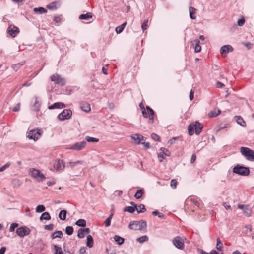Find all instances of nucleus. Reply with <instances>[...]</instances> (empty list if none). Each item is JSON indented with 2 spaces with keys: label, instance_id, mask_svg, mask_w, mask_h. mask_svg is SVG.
Wrapping results in <instances>:
<instances>
[{
  "label": "nucleus",
  "instance_id": "obj_1",
  "mask_svg": "<svg viewBox=\"0 0 254 254\" xmlns=\"http://www.w3.org/2000/svg\"><path fill=\"white\" fill-rule=\"evenodd\" d=\"M147 227V223L144 220L132 221L129 225V228L134 230H142Z\"/></svg>",
  "mask_w": 254,
  "mask_h": 254
},
{
  "label": "nucleus",
  "instance_id": "obj_2",
  "mask_svg": "<svg viewBox=\"0 0 254 254\" xmlns=\"http://www.w3.org/2000/svg\"><path fill=\"white\" fill-rule=\"evenodd\" d=\"M241 153L249 161H254V151L247 147H242Z\"/></svg>",
  "mask_w": 254,
  "mask_h": 254
},
{
  "label": "nucleus",
  "instance_id": "obj_3",
  "mask_svg": "<svg viewBox=\"0 0 254 254\" xmlns=\"http://www.w3.org/2000/svg\"><path fill=\"white\" fill-rule=\"evenodd\" d=\"M233 172L237 174L246 176L249 174L250 170L248 167L237 165L234 167Z\"/></svg>",
  "mask_w": 254,
  "mask_h": 254
},
{
  "label": "nucleus",
  "instance_id": "obj_4",
  "mask_svg": "<svg viewBox=\"0 0 254 254\" xmlns=\"http://www.w3.org/2000/svg\"><path fill=\"white\" fill-rule=\"evenodd\" d=\"M31 176L38 182H41L46 179L44 174L39 170L33 168L31 171Z\"/></svg>",
  "mask_w": 254,
  "mask_h": 254
},
{
  "label": "nucleus",
  "instance_id": "obj_5",
  "mask_svg": "<svg viewBox=\"0 0 254 254\" xmlns=\"http://www.w3.org/2000/svg\"><path fill=\"white\" fill-rule=\"evenodd\" d=\"M41 135V131L39 129H32L28 131L27 137L30 140L36 141Z\"/></svg>",
  "mask_w": 254,
  "mask_h": 254
},
{
  "label": "nucleus",
  "instance_id": "obj_6",
  "mask_svg": "<svg viewBox=\"0 0 254 254\" xmlns=\"http://www.w3.org/2000/svg\"><path fill=\"white\" fill-rule=\"evenodd\" d=\"M72 116V111L70 109H64L63 112L60 113L58 116L59 120L64 121L68 120Z\"/></svg>",
  "mask_w": 254,
  "mask_h": 254
},
{
  "label": "nucleus",
  "instance_id": "obj_7",
  "mask_svg": "<svg viewBox=\"0 0 254 254\" xmlns=\"http://www.w3.org/2000/svg\"><path fill=\"white\" fill-rule=\"evenodd\" d=\"M51 80L54 82L55 84H59L61 86L65 85L66 82L64 78L62 77L60 75L54 74L51 76Z\"/></svg>",
  "mask_w": 254,
  "mask_h": 254
},
{
  "label": "nucleus",
  "instance_id": "obj_8",
  "mask_svg": "<svg viewBox=\"0 0 254 254\" xmlns=\"http://www.w3.org/2000/svg\"><path fill=\"white\" fill-rule=\"evenodd\" d=\"M147 112L145 109L142 110V115L144 118H149L150 120L153 122L154 120V111L149 106H147L146 107Z\"/></svg>",
  "mask_w": 254,
  "mask_h": 254
},
{
  "label": "nucleus",
  "instance_id": "obj_9",
  "mask_svg": "<svg viewBox=\"0 0 254 254\" xmlns=\"http://www.w3.org/2000/svg\"><path fill=\"white\" fill-rule=\"evenodd\" d=\"M31 230L26 226L20 227L17 229L16 233L20 237H24L30 233Z\"/></svg>",
  "mask_w": 254,
  "mask_h": 254
},
{
  "label": "nucleus",
  "instance_id": "obj_10",
  "mask_svg": "<svg viewBox=\"0 0 254 254\" xmlns=\"http://www.w3.org/2000/svg\"><path fill=\"white\" fill-rule=\"evenodd\" d=\"M174 246L178 249L183 250L184 248V243L183 240L179 236L175 237L173 241Z\"/></svg>",
  "mask_w": 254,
  "mask_h": 254
},
{
  "label": "nucleus",
  "instance_id": "obj_11",
  "mask_svg": "<svg viewBox=\"0 0 254 254\" xmlns=\"http://www.w3.org/2000/svg\"><path fill=\"white\" fill-rule=\"evenodd\" d=\"M86 141H83L81 142H76L74 144L71 145L69 147V149L80 151L83 149L86 145Z\"/></svg>",
  "mask_w": 254,
  "mask_h": 254
},
{
  "label": "nucleus",
  "instance_id": "obj_12",
  "mask_svg": "<svg viewBox=\"0 0 254 254\" xmlns=\"http://www.w3.org/2000/svg\"><path fill=\"white\" fill-rule=\"evenodd\" d=\"M160 150L161 152L158 154V157L159 161L162 162L165 159L164 156H170V153L167 149L164 147H161Z\"/></svg>",
  "mask_w": 254,
  "mask_h": 254
},
{
  "label": "nucleus",
  "instance_id": "obj_13",
  "mask_svg": "<svg viewBox=\"0 0 254 254\" xmlns=\"http://www.w3.org/2000/svg\"><path fill=\"white\" fill-rule=\"evenodd\" d=\"M7 33L12 37H15L17 34L19 32L18 28L14 25H10L7 29Z\"/></svg>",
  "mask_w": 254,
  "mask_h": 254
},
{
  "label": "nucleus",
  "instance_id": "obj_14",
  "mask_svg": "<svg viewBox=\"0 0 254 254\" xmlns=\"http://www.w3.org/2000/svg\"><path fill=\"white\" fill-rule=\"evenodd\" d=\"M132 139L136 142L137 144H141V141L145 140L146 138H144L142 135L135 134L131 136Z\"/></svg>",
  "mask_w": 254,
  "mask_h": 254
},
{
  "label": "nucleus",
  "instance_id": "obj_15",
  "mask_svg": "<svg viewBox=\"0 0 254 254\" xmlns=\"http://www.w3.org/2000/svg\"><path fill=\"white\" fill-rule=\"evenodd\" d=\"M233 51V47L230 45H225L221 47L220 52L221 54H227L229 52Z\"/></svg>",
  "mask_w": 254,
  "mask_h": 254
},
{
  "label": "nucleus",
  "instance_id": "obj_16",
  "mask_svg": "<svg viewBox=\"0 0 254 254\" xmlns=\"http://www.w3.org/2000/svg\"><path fill=\"white\" fill-rule=\"evenodd\" d=\"M194 125L195 134L199 135L203 128V125L199 122L196 121Z\"/></svg>",
  "mask_w": 254,
  "mask_h": 254
},
{
  "label": "nucleus",
  "instance_id": "obj_17",
  "mask_svg": "<svg viewBox=\"0 0 254 254\" xmlns=\"http://www.w3.org/2000/svg\"><path fill=\"white\" fill-rule=\"evenodd\" d=\"M80 107L81 110L85 112H89L91 110L90 104L86 102H81L80 103Z\"/></svg>",
  "mask_w": 254,
  "mask_h": 254
},
{
  "label": "nucleus",
  "instance_id": "obj_18",
  "mask_svg": "<svg viewBox=\"0 0 254 254\" xmlns=\"http://www.w3.org/2000/svg\"><path fill=\"white\" fill-rule=\"evenodd\" d=\"M65 107V105L63 102H56L48 107L49 109H61Z\"/></svg>",
  "mask_w": 254,
  "mask_h": 254
},
{
  "label": "nucleus",
  "instance_id": "obj_19",
  "mask_svg": "<svg viewBox=\"0 0 254 254\" xmlns=\"http://www.w3.org/2000/svg\"><path fill=\"white\" fill-rule=\"evenodd\" d=\"M65 166L64 161L60 159L58 160L57 162L54 165L55 168L57 170H63Z\"/></svg>",
  "mask_w": 254,
  "mask_h": 254
},
{
  "label": "nucleus",
  "instance_id": "obj_20",
  "mask_svg": "<svg viewBox=\"0 0 254 254\" xmlns=\"http://www.w3.org/2000/svg\"><path fill=\"white\" fill-rule=\"evenodd\" d=\"M235 119L237 124L243 127H246V123L241 116H235Z\"/></svg>",
  "mask_w": 254,
  "mask_h": 254
},
{
  "label": "nucleus",
  "instance_id": "obj_21",
  "mask_svg": "<svg viewBox=\"0 0 254 254\" xmlns=\"http://www.w3.org/2000/svg\"><path fill=\"white\" fill-rule=\"evenodd\" d=\"M199 40L198 39H195V40H194L193 43L192 44L193 45H195L194 51L196 53L200 52L201 50V48L199 45Z\"/></svg>",
  "mask_w": 254,
  "mask_h": 254
},
{
  "label": "nucleus",
  "instance_id": "obj_22",
  "mask_svg": "<svg viewBox=\"0 0 254 254\" xmlns=\"http://www.w3.org/2000/svg\"><path fill=\"white\" fill-rule=\"evenodd\" d=\"M83 161L82 160H78V161H75V162H68L66 163V167H70V168H73L75 167V166L78 164H83Z\"/></svg>",
  "mask_w": 254,
  "mask_h": 254
},
{
  "label": "nucleus",
  "instance_id": "obj_23",
  "mask_svg": "<svg viewBox=\"0 0 254 254\" xmlns=\"http://www.w3.org/2000/svg\"><path fill=\"white\" fill-rule=\"evenodd\" d=\"M92 17V14L90 12H87L86 14L80 15L79 18L81 20H88Z\"/></svg>",
  "mask_w": 254,
  "mask_h": 254
},
{
  "label": "nucleus",
  "instance_id": "obj_24",
  "mask_svg": "<svg viewBox=\"0 0 254 254\" xmlns=\"http://www.w3.org/2000/svg\"><path fill=\"white\" fill-rule=\"evenodd\" d=\"M114 239L115 241L116 242V243L119 245H122L125 241L124 238L121 237L119 235H115V236L114 237Z\"/></svg>",
  "mask_w": 254,
  "mask_h": 254
},
{
  "label": "nucleus",
  "instance_id": "obj_25",
  "mask_svg": "<svg viewBox=\"0 0 254 254\" xmlns=\"http://www.w3.org/2000/svg\"><path fill=\"white\" fill-rule=\"evenodd\" d=\"M63 235V233L61 231H56L51 235V237L52 239H54L57 238H61Z\"/></svg>",
  "mask_w": 254,
  "mask_h": 254
},
{
  "label": "nucleus",
  "instance_id": "obj_26",
  "mask_svg": "<svg viewBox=\"0 0 254 254\" xmlns=\"http://www.w3.org/2000/svg\"><path fill=\"white\" fill-rule=\"evenodd\" d=\"M51 218L50 214L48 212H43L40 217V220L42 221L43 220H49Z\"/></svg>",
  "mask_w": 254,
  "mask_h": 254
},
{
  "label": "nucleus",
  "instance_id": "obj_27",
  "mask_svg": "<svg viewBox=\"0 0 254 254\" xmlns=\"http://www.w3.org/2000/svg\"><path fill=\"white\" fill-rule=\"evenodd\" d=\"M87 246L92 248L93 246V239L91 235H89L87 237Z\"/></svg>",
  "mask_w": 254,
  "mask_h": 254
},
{
  "label": "nucleus",
  "instance_id": "obj_28",
  "mask_svg": "<svg viewBox=\"0 0 254 254\" xmlns=\"http://www.w3.org/2000/svg\"><path fill=\"white\" fill-rule=\"evenodd\" d=\"M33 11L35 13L38 14H43L47 12V10L44 7H40L38 8H34Z\"/></svg>",
  "mask_w": 254,
  "mask_h": 254
},
{
  "label": "nucleus",
  "instance_id": "obj_29",
  "mask_svg": "<svg viewBox=\"0 0 254 254\" xmlns=\"http://www.w3.org/2000/svg\"><path fill=\"white\" fill-rule=\"evenodd\" d=\"M143 193H144V189H140L137 190L136 193L134 194V197L137 199H139L142 197V195L143 194Z\"/></svg>",
  "mask_w": 254,
  "mask_h": 254
},
{
  "label": "nucleus",
  "instance_id": "obj_30",
  "mask_svg": "<svg viewBox=\"0 0 254 254\" xmlns=\"http://www.w3.org/2000/svg\"><path fill=\"white\" fill-rule=\"evenodd\" d=\"M67 211L65 210H61L59 214V217L61 220H64L66 218Z\"/></svg>",
  "mask_w": 254,
  "mask_h": 254
},
{
  "label": "nucleus",
  "instance_id": "obj_31",
  "mask_svg": "<svg viewBox=\"0 0 254 254\" xmlns=\"http://www.w3.org/2000/svg\"><path fill=\"white\" fill-rule=\"evenodd\" d=\"M221 113V110H219V109H215L213 111H212L211 112H210L208 115H209V117H216L218 115H219V114H220Z\"/></svg>",
  "mask_w": 254,
  "mask_h": 254
},
{
  "label": "nucleus",
  "instance_id": "obj_32",
  "mask_svg": "<svg viewBox=\"0 0 254 254\" xmlns=\"http://www.w3.org/2000/svg\"><path fill=\"white\" fill-rule=\"evenodd\" d=\"M75 224L79 227H85L86 225V222L84 219H79L76 222Z\"/></svg>",
  "mask_w": 254,
  "mask_h": 254
},
{
  "label": "nucleus",
  "instance_id": "obj_33",
  "mask_svg": "<svg viewBox=\"0 0 254 254\" xmlns=\"http://www.w3.org/2000/svg\"><path fill=\"white\" fill-rule=\"evenodd\" d=\"M189 13L190 18L192 19H195L196 18V16L194 15L195 13V9L193 7H190L189 8Z\"/></svg>",
  "mask_w": 254,
  "mask_h": 254
},
{
  "label": "nucleus",
  "instance_id": "obj_34",
  "mask_svg": "<svg viewBox=\"0 0 254 254\" xmlns=\"http://www.w3.org/2000/svg\"><path fill=\"white\" fill-rule=\"evenodd\" d=\"M137 208L135 207L132 206H127L124 208V212H128L130 213H133L134 212L135 210H136Z\"/></svg>",
  "mask_w": 254,
  "mask_h": 254
},
{
  "label": "nucleus",
  "instance_id": "obj_35",
  "mask_svg": "<svg viewBox=\"0 0 254 254\" xmlns=\"http://www.w3.org/2000/svg\"><path fill=\"white\" fill-rule=\"evenodd\" d=\"M25 64V62H22L20 63H18L16 64H13L11 66L12 69H13L15 71H17L21 66H22Z\"/></svg>",
  "mask_w": 254,
  "mask_h": 254
},
{
  "label": "nucleus",
  "instance_id": "obj_36",
  "mask_svg": "<svg viewBox=\"0 0 254 254\" xmlns=\"http://www.w3.org/2000/svg\"><path fill=\"white\" fill-rule=\"evenodd\" d=\"M113 213H111L110 216L105 221V226L107 227L110 226L111 223V219L113 217Z\"/></svg>",
  "mask_w": 254,
  "mask_h": 254
},
{
  "label": "nucleus",
  "instance_id": "obj_37",
  "mask_svg": "<svg viewBox=\"0 0 254 254\" xmlns=\"http://www.w3.org/2000/svg\"><path fill=\"white\" fill-rule=\"evenodd\" d=\"M35 103L33 105V110H35V111H38L39 110V108H40V103L39 102V101L38 100V98L37 97H36L35 98Z\"/></svg>",
  "mask_w": 254,
  "mask_h": 254
},
{
  "label": "nucleus",
  "instance_id": "obj_38",
  "mask_svg": "<svg viewBox=\"0 0 254 254\" xmlns=\"http://www.w3.org/2000/svg\"><path fill=\"white\" fill-rule=\"evenodd\" d=\"M137 241L139 243H142L148 240V237L146 235L141 236L137 239Z\"/></svg>",
  "mask_w": 254,
  "mask_h": 254
},
{
  "label": "nucleus",
  "instance_id": "obj_39",
  "mask_svg": "<svg viewBox=\"0 0 254 254\" xmlns=\"http://www.w3.org/2000/svg\"><path fill=\"white\" fill-rule=\"evenodd\" d=\"M47 8L50 10H56L57 8V2H53L47 5Z\"/></svg>",
  "mask_w": 254,
  "mask_h": 254
},
{
  "label": "nucleus",
  "instance_id": "obj_40",
  "mask_svg": "<svg viewBox=\"0 0 254 254\" xmlns=\"http://www.w3.org/2000/svg\"><path fill=\"white\" fill-rule=\"evenodd\" d=\"M74 231V229L73 227L72 226H67L65 228V233L68 235H71Z\"/></svg>",
  "mask_w": 254,
  "mask_h": 254
},
{
  "label": "nucleus",
  "instance_id": "obj_41",
  "mask_svg": "<svg viewBox=\"0 0 254 254\" xmlns=\"http://www.w3.org/2000/svg\"><path fill=\"white\" fill-rule=\"evenodd\" d=\"M188 133L190 135H192L194 134V125L193 124H190L188 126Z\"/></svg>",
  "mask_w": 254,
  "mask_h": 254
},
{
  "label": "nucleus",
  "instance_id": "obj_42",
  "mask_svg": "<svg viewBox=\"0 0 254 254\" xmlns=\"http://www.w3.org/2000/svg\"><path fill=\"white\" fill-rule=\"evenodd\" d=\"M86 140L88 142H98L99 141V139L97 138H94L90 136H86Z\"/></svg>",
  "mask_w": 254,
  "mask_h": 254
},
{
  "label": "nucleus",
  "instance_id": "obj_43",
  "mask_svg": "<svg viewBox=\"0 0 254 254\" xmlns=\"http://www.w3.org/2000/svg\"><path fill=\"white\" fill-rule=\"evenodd\" d=\"M54 250L55 251V254H63L62 249L60 247H59L58 245H54Z\"/></svg>",
  "mask_w": 254,
  "mask_h": 254
},
{
  "label": "nucleus",
  "instance_id": "obj_44",
  "mask_svg": "<svg viewBox=\"0 0 254 254\" xmlns=\"http://www.w3.org/2000/svg\"><path fill=\"white\" fill-rule=\"evenodd\" d=\"M223 245L219 238L217 239L216 249L219 251H221Z\"/></svg>",
  "mask_w": 254,
  "mask_h": 254
},
{
  "label": "nucleus",
  "instance_id": "obj_45",
  "mask_svg": "<svg viewBox=\"0 0 254 254\" xmlns=\"http://www.w3.org/2000/svg\"><path fill=\"white\" fill-rule=\"evenodd\" d=\"M136 210H137L138 213H140L144 212L145 211H146V209L144 205L140 204L138 206V208H137Z\"/></svg>",
  "mask_w": 254,
  "mask_h": 254
},
{
  "label": "nucleus",
  "instance_id": "obj_46",
  "mask_svg": "<svg viewBox=\"0 0 254 254\" xmlns=\"http://www.w3.org/2000/svg\"><path fill=\"white\" fill-rule=\"evenodd\" d=\"M45 210V207L43 205H39L36 208V212L41 213Z\"/></svg>",
  "mask_w": 254,
  "mask_h": 254
},
{
  "label": "nucleus",
  "instance_id": "obj_47",
  "mask_svg": "<svg viewBox=\"0 0 254 254\" xmlns=\"http://www.w3.org/2000/svg\"><path fill=\"white\" fill-rule=\"evenodd\" d=\"M86 234L83 231L82 228H80L78 231L77 236L79 238H83Z\"/></svg>",
  "mask_w": 254,
  "mask_h": 254
},
{
  "label": "nucleus",
  "instance_id": "obj_48",
  "mask_svg": "<svg viewBox=\"0 0 254 254\" xmlns=\"http://www.w3.org/2000/svg\"><path fill=\"white\" fill-rule=\"evenodd\" d=\"M151 137L154 140H155L156 141H158V142L161 141V139H160V137H159V136L155 133H152L151 134Z\"/></svg>",
  "mask_w": 254,
  "mask_h": 254
},
{
  "label": "nucleus",
  "instance_id": "obj_49",
  "mask_svg": "<svg viewBox=\"0 0 254 254\" xmlns=\"http://www.w3.org/2000/svg\"><path fill=\"white\" fill-rule=\"evenodd\" d=\"M252 211L248 207H245L244 209V213L247 216H250L251 214Z\"/></svg>",
  "mask_w": 254,
  "mask_h": 254
},
{
  "label": "nucleus",
  "instance_id": "obj_50",
  "mask_svg": "<svg viewBox=\"0 0 254 254\" xmlns=\"http://www.w3.org/2000/svg\"><path fill=\"white\" fill-rule=\"evenodd\" d=\"M18 226V224L16 223H13L11 224L10 228H9V231L12 232L14 231L15 229Z\"/></svg>",
  "mask_w": 254,
  "mask_h": 254
},
{
  "label": "nucleus",
  "instance_id": "obj_51",
  "mask_svg": "<svg viewBox=\"0 0 254 254\" xmlns=\"http://www.w3.org/2000/svg\"><path fill=\"white\" fill-rule=\"evenodd\" d=\"M10 165V162L6 163L5 165L2 166V167H0V172H2L4 170H5L6 169L8 168L9 166Z\"/></svg>",
  "mask_w": 254,
  "mask_h": 254
},
{
  "label": "nucleus",
  "instance_id": "obj_52",
  "mask_svg": "<svg viewBox=\"0 0 254 254\" xmlns=\"http://www.w3.org/2000/svg\"><path fill=\"white\" fill-rule=\"evenodd\" d=\"M54 225L53 224H50L49 225H45L44 226V228L45 230H48V231H52L54 229Z\"/></svg>",
  "mask_w": 254,
  "mask_h": 254
},
{
  "label": "nucleus",
  "instance_id": "obj_53",
  "mask_svg": "<svg viewBox=\"0 0 254 254\" xmlns=\"http://www.w3.org/2000/svg\"><path fill=\"white\" fill-rule=\"evenodd\" d=\"M147 23L148 20H144L143 22L142 23L141 27L143 31L146 29L147 27Z\"/></svg>",
  "mask_w": 254,
  "mask_h": 254
},
{
  "label": "nucleus",
  "instance_id": "obj_54",
  "mask_svg": "<svg viewBox=\"0 0 254 254\" xmlns=\"http://www.w3.org/2000/svg\"><path fill=\"white\" fill-rule=\"evenodd\" d=\"M178 137H174L172 138L171 139H170L168 142V144H169L170 145H171L173 144H174L175 141L178 139Z\"/></svg>",
  "mask_w": 254,
  "mask_h": 254
},
{
  "label": "nucleus",
  "instance_id": "obj_55",
  "mask_svg": "<svg viewBox=\"0 0 254 254\" xmlns=\"http://www.w3.org/2000/svg\"><path fill=\"white\" fill-rule=\"evenodd\" d=\"M245 20L244 18L239 19L237 21V24L239 26H242L244 24Z\"/></svg>",
  "mask_w": 254,
  "mask_h": 254
},
{
  "label": "nucleus",
  "instance_id": "obj_56",
  "mask_svg": "<svg viewBox=\"0 0 254 254\" xmlns=\"http://www.w3.org/2000/svg\"><path fill=\"white\" fill-rule=\"evenodd\" d=\"M177 181L176 180L173 179L171 180L170 185L172 188H176L177 187Z\"/></svg>",
  "mask_w": 254,
  "mask_h": 254
},
{
  "label": "nucleus",
  "instance_id": "obj_57",
  "mask_svg": "<svg viewBox=\"0 0 254 254\" xmlns=\"http://www.w3.org/2000/svg\"><path fill=\"white\" fill-rule=\"evenodd\" d=\"M229 126V125L228 124H225L223 126H221V127H220L218 129H217L216 130V132H218L219 131H220V130L225 128H227Z\"/></svg>",
  "mask_w": 254,
  "mask_h": 254
},
{
  "label": "nucleus",
  "instance_id": "obj_58",
  "mask_svg": "<svg viewBox=\"0 0 254 254\" xmlns=\"http://www.w3.org/2000/svg\"><path fill=\"white\" fill-rule=\"evenodd\" d=\"M79 254H87L86 248L85 247H83L80 249Z\"/></svg>",
  "mask_w": 254,
  "mask_h": 254
},
{
  "label": "nucleus",
  "instance_id": "obj_59",
  "mask_svg": "<svg viewBox=\"0 0 254 254\" xmlns=\"http://www.w3.org/2000/svg\"><path fill=\"white\" fill-rule=\"evenodd\" d=\"M142 144L145 149H149L150 148V143L149 142H142Z\"/></svg>",
  "mask_w": 254,
  "mask_h": 254
},
{
  "label": "nucleus",
  "instance_id": "obj_60",
  "mask_svg": "<svg viewBox=\"0 0 254 254\" xmlns=\"http://www.w3.org/2000/svg\"><path fill=\"white\" fill-rule=\"evenodd\" d=\"M124 30L123 29H122L120 26H117L116 28V29H115V31L117 33V34H120Z\"/></svg>",
  "mask_w": 254,
  "mask_h": 254
},
{
  "label": "nucleus",
  "instance_id": "obj_61",
  "mask_svg": "<svg viewBox=\"0 0 254 254\" xmlns=\"http://www.w3.org/2000/svg\"><path fill=\"white\" fill-rule=\"evenodd\" d=\"M224 86V84L221 82L218 81L216 83V87L222 88Z\"/></svg>",
  "mask_w": 254,
  "mask_h": 254
},
{
  "label": "nucleus",
  "instance_id": "obj_62",
  "mask_svg": "<svg viewBox=\"0 0 254 254\" xmlns=\"http://www.w3.org/2000/svg\"><path fill=\"white\" fill-rule=\"evenodd\" d=\"M6 250L5 247H2L0 249V254H4Z\"/></svg>",
  "mask_w": 254,
  "mask_h": 254
},
{
  "label": "nucleus",
  "instance_id": "obj_63",
  "mask_svg": "<svg viewBox=\"0 0 254 254\" xmlns=\"http://www.w3.org/2000/svg\"><path fill=\"white\" fill-rule=\"evenodd\" d=\"M189 98L190 100H192L194 98V92L192 90L190 92Z\"/></svg>",
  "mask_w": 254,
  "mask_h": 254
},
{
  "label": "nucleus",
  "instance_id": "obj_64",
  "mask_svg": "<svg viewBox=\"0 0 254 254\" xmlns=\"http://www.w3.org/2000/svg\"><path fill=\"white\" fill-rule=\"evenodd\" d=\"M61 20V18L59 16H55L54 18V21L58 23L60 22Z\"/></svg>",
  "mask_w": 254,
  "mask_h": 254
}]
</instances>
